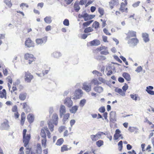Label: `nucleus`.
<instances>
[{
	"instance_id": "obj_1",
	"label": "nucleus",
	"mask_w": 154,
	"mask_h": 154,
	"mask_svg": "<svg viewBox=\"0 0 154 154\" xmlns=\"http://www.w3.org/2000/svg\"><path fill=\"white\" fill-rule=\"evenodd\" d=\"M10 127L9 122L7 119H5L4 122L2 123L0 126V129L1 130H8Z\"/></svg>"
},
{
	"instance_id": "obj_2",
	"label": "nucleus",
	"mask_w": 154,
	"mask_h": 154,
	"mask_svg": "<svg viewBox=\"0 0 154 154\" xmlns=\"http://www.w3.org/2000/svg\"><path fill=\"white\" fill-rule=\"evenodd\" d=\"M83 94V92L81 89H78L75 91L73 97L72 98L74 99H77L81 97Z\"/></svg>"
},
{
	"instance_id": "obj_3",
	"label": "nucleus",
	"mask_w": 154,
	"mask_h": 154,
	"mask_svg": "<svg viewBox=\"0 0 154 154\" xmlns=\"http://www.w3.org/2000/svg\"><path fill=\"white\" fill-rule=\"evenodd\" d=\"M82 88L86 92H89L91 89V83H88L87 82H84L83 84Z\"/></svg>"
},
{
	"instance_id": "obj_4",
	"label": "nucleus",
	"mask_w": 154,
	"mask_h": 154,
	"mask_svg": "<svg viewBox=\"0 0 154 154\" xmlns=\"http://www.w3.org/2000/svg\"><path fill=\"white\" fill-rule=\"evenodd\" d=\"M24 57L26 60H28L29 64H31L35 60V58L34 57L33 55L32 54L29 53L25 54Z\"/></svg>"
},
{
	"instance_id": "obj_5",
	"label": "nucleus",
	"mask_w": 154,
	"mask_h": 154,
	"mask_svg": "<svg viewBox=\"0 0 154 154\" xmlns=\"http://www.w3.org/2000/svg\"><path fill=\"white\" fill-rule=\"evenodd\" d=\"M33 78V76L28 71L25 72V80L27 82H30Z\"/></svg>"
},
{
	"instance_id": "obj_6",
	"label": "nucleus",
	"mask_w": 154,
	"mask_h": 154,
	"mask_svg": "<svg viewBox=\"0 0 154 154\" xmlns=\"http://www.w3.org/2000/svg\"><path fill=\"white\" fill-rule=\"evenodd\" d=\"M109 115V120L110 122H111L112 123H114L116 121V115L115 111H111L110 112Z\"/></svg>"
},
{
	"instance_id": "obj_7",
	"label": "nucleus",
	"mask_w": 154,
	"mask_h": 154,
	"mask_svg": "<svg viewBox=\"0 0 154 154\" xmlns=\"http://www.w3.org/2000/svg\"><path fill=\"white\" fill-rule=\"evenodd\" d=\"M138 40L137 38H132L130 39L128 42V44L131 47H134L138 43Z\"/></svg>"
},
{
	"instance_id": "obj_8",
	"label": "nucleus",
	"mask_w": 154,
	"mask_h": 154,
	"mask_svg": "<svg viewBox=\"0 0 154 154\" xmlns=\"http://www.w3.org/2000/svg\"><path fill=\"white\" fill-rule=\"evenodd\" d=\"M30 134H27L26 136V135L24 137H23V142L24 143V146L26 147L28 146L29 141L30 138Z\"/></svg>"
},
{
	"instance_id": "obj_9",
	"label": "nucleus",
	"mask_w": 154,
	"mask_h": 154,
	"mask_svg": "<svg viewBox=\"0 0 154 154\" xmlns=\"http://www.w3.org/2000/svg\"><path fill=\"white\" fill-rule=\"evenodd\" d=\"M64 103L68 107H70L73 105V102L71 100V98L69 97H67L65 99Z\"/></svg>"
},
{
	"instance_id": "obj_10",
	"label": "nucleus",
	"mask_w": 154,
	"mask_h": 154,
	"mask_svg": "<svg viewBox=\"0 0 154 154\" xmlns=\"http://www.w3.org/2000/svg\"><path fill=\"white\" fill-rule=\"evenodd\" d=\"M101 137V135L98 132L95 135H90V138L91 140L93 141H96Z\"/></svg>"
},
{
	"instance_id": "obj_11",
	"label": "nucleus",
	"mask_w": 154,
	"mask_h": 154,
	"mask_svg": "<svg viewBox=\"0 0 154 154\" xmlns=\"http://www.w3.org/2000/svg\"><path fill=\"white\" fill-rule=\"evenodd\" d=\"M25 46L27 47H33L34 46V43L30 38H28L25 41Z\"/></svg>"
},
{
	"instance_id": "obj_12",
	"label": "nucleus",
	"mask_w": 154,
	"mask_h": 154,
	"mask_svg": "<svg viewBox=\"0 0 154 154\" xmlns=\"http://www.w3.org/2000/svg\"><path fill=\"white\" fill-rule=\"evenodd\" d=\"M59 112L60 117L61 118L64 114L66 112V109L64 106L63 105H61L60 106Z\"/></svg>"
},
{
	"instance_id": "obj_13",
	"label": "nucleus",
	"mask_w": 154,
	"mask_h": 154,
	"mask_svg": "<svg viewBox=\"0 0 154 154\" xmlns=\"http://www.w3.org/2000/svg\"><path fill=\"white\" fill-rule=\"evenodd\" d=\"M121 131L119 129H117L116 130L115 133L114 135V139L115 140H118L119 138L121 137L122 135L120 134Z\"/></svg>"
},
{
	"instance_id": "obj_14",
	"label": "nucleus",
	"mask_w": 154,
	"mask_h": 154,
	"mask_svg": "<svg viewBox=\"0 0 154 154\" xmlns=\"http://www.w3.org/2000/svg\"><path fill=\"white\" fill-rule=\"evenodd\" d=\"M47 39H45L44 38H38L35 40L36 42L38 45H42L43 44H45L46 42Z\"/></svg>"
},
{
	"instance_id": "obj_15",
	"label": "nucleus",
	"mask_w": 154,
	"mask_h": 154,
	"mask_svg": "<svg viewBox=\"0 0 154 154\" xmlns=\"http://www.w3.org/2000/svg\"><path fill=\"white\" fill-rule=\"evenodd\" d=\"M94 90L96 92L100 93L103 91V89L102 87L96 86L94 87Z\"/></svg>"
},
{
	"instance_id": "obj_16",
	"label": "nucleus",
	"mask_w": 154,
	"mask_h": 154,
	"mask_svg": "<svg viewBox=\"0 0 154 154\" xmlns=\"http://www.w3.org/2000/svg\"><path fill=\"white\" fill-rule=\"evenodd\" d=\"M136 32L133 31H129L128 32V35L127 38H130L132 37H136Z\"/></svg>"
},
{
	"instance_id": "obj_17",
	"label": "nucleus",
	"mask_w": 154,
	"mask_h": 154,
	"mask_svg": "<svg viewBox=\"0 0 154 154\" xmlns=\"http://www.w3.org/2000/svg\"><path fill=\"white\" fill-rule=\"evenodd\" d=\"M85 20L87 21L92 19L95 17L94 15H89L86 13H85Z\"/></svg>"
},
{
	"instance_id": "obj_18",
	"label": "nucleus",
	"mask_w": 154,
	"mask_h": 154,
	"mask_svg": "<svg viewBox=\"0 0 154 154\" xmlns=\"http://www.w3.org/2000/svg\"><path fill=\"white\" fill-rule=\"evenodd\" d=\"M142 36L144 42H146L149 41V35L148 34L146 33H143L142 34Z\"/></svg>"
},
{
	"instance_id": "obj_19",
	"label": "nucleus",
	"mask_w": 154,
	"mask_h": 154,
	"mask_svg": "<svg viewBox=\"0 0 154 154\" xmlns=\"http://www.w3.org/2000/svg\"><path fill=\"white\" fill-rule=\"evenodd\" d=\"M52 119L54 122V123L55 125H57L58 123V115L56 113H54L53 114L52 117Z\"/></svg>"
},
{
	"instance_id": "obj_20",
	"label": "nucleus",
	"mask_w": 154,
	"mask_h": 154,
	"mask_svg": "<svg viewBox=\"0 0 154 154\" xmlns=\"http://www.w3.org/2000/svg\"><path fill=\"white\" fill-rule=\"evenodd\" d=\"M110 7L111 9L113 8V6L115 5H117L118 2L115 0H112L109 2Z\"/></svg>"
},
{
	"instance_id": "obj_21",
	"label": "nucleus",
	"mask_w": 154,
	"mask_h": 154,
	"mask_svg": "<svg viewBox=\"0 0 154 154\" xmlns=\"http://www.w3.org/2000/svg\"><path fill=\"white\" fill-rule=\"evenodd\" d=\"M27 119L28 122L29 123H31L33 122L34 120V116L32 114H29L27 116Z\"/></svg>"
},
{
	"instance_id": "obj_22",
	"label": "nucleus",
	"mask_w": 154,
	"mask_h": 154,
	"mask_svg": "<svg viewBox=\"0 0 154 154\" xmlns=\"http://www.w3.org/2000/svg\"><path fill=\"white\" fill-rule=\"evenodd\" d=\"M115 91L122 96H124L125 95V92L123 91L121 89L116 88L115 89Z\"/></svg>"
},
{
	"instance_id": "obj_23",
	"label": "nucleus",
	"mask_w": 154,
	"mask_h": 154,
	"mask_svg": "<svg viewBox=\"0 0 154 154\" xmlns=\"http://www.w3.org/2000/svg\"><path fill=\"white\" fill-rule=\"evenodd\" d=\"M122 76L127 81H129L131 80V77L130 75L128 73L124 72L122 74Z\"/></svg>"
},
{
	"instance_id": "obj_24",
	"label": "nucleus",
	"mask_w": 154,
	"mask_h": 154,
	"mask_svg": "<svg viewBox=\"0 0 154 154\" xmlns=\"http://www.w3.org/2000/svg\"><path fill=\"white\" fill-rule=\"evenodd\" d=\"M78 1H76L74 5V7L75 11L77 12L80 9V8L78 5Z\"/></svg>"
},
{
	"instance_id": "obj_25",
	"label": "nucleus",
	"mask_w": 154,
	"mask_h": 154,
	"mask_svg": "<svg viewBox=\"0 0 154 154\" xmlns=\"http://www.w3.org/2000/svg\"><path fill=\"white\" fill-rule=\"evenodd\" d=\"M0 97L1 98L5 97V99L6 98V92L5 89H3L2 91H0Z\"/></svg>"
},
{
	"instance_id": "obj_26",
	"label": "nucleus",
	"mask_w": 154,
	"mask_h": 154,
	"mask_svg": "<svg viewBox=\"0 0 154 154\" xmlns=\"http://www.w3.org/2000/svg\"><path fill=\"white\" fill-rule=\"evenodd\" d=\"M100 44V41L97 40H94L91 42V45L92 46H97Z\"/></svg>"
},
{
	"instance_id": "obj_27",
	"label": "nucleus",
	"mask_w": 154,
	"mask_h": 154,
	"mask_svg": "<svg viewBox=\"0 0 154 154\" xmlns=\"http://www.w3.org/2000/svg\"><path fill=\"white\" fill-rule=\"evenodd\" d=\"M78 108V106H74L71 108L70 109V112L72 113H75L76 112Z\"/></svg>"
},
{
	"instance_id": "obj_28",
	"label": "nucleus",
	"mask_w": 154,
	"mask_h": 154,
	"mask_svg": "<svg viewBox=\"0 0 154 154\" xmlns=\"http://www.w3.org/2000/svg\"><path fill=\"white\" fill-rule=\"evenodd\" d=\"M45 22L48 24H50L52 22L51 17L50 16H47L44 18Z\"/></svg>"
},
{
	"instance_id": "obj_29",
	"label": "nucleus",
	"mask_w": 154,
	"mask_h": 154,
	"mask_svg": "<svg viewBox=\"0 0 154 154\" xmlns=\"http://www.w3.org/2000/svg\"><path fill=\"white\" fill-rule=\"evenodd\" d=\"M95 59L98 60H103L106 58L105 57L102 55H99L95 57Z\"/></svg>"
},
{
	"instance_id": "obj_30",
	"label": "nucleus",
	"mask_w": 154,
	"mask_h": 154,
	"mask_svg": "<svg viewBox=\"0 0 154 154\" xmlns=\"http://www.w3.org/2000/svg\"><path fill=\"white\" fill-rule=\"evenodd\" d=\"M26 93L25 94H20L19 96V98L22 100H24L26 97Z\"/></svg>"
},
{
	"instance_id": "obj_31",
	"label": "nucleus",
	"mask_w": 154,
	"mask_h": 154,
	"mask_svg": "<svg viewBox=\"0 0 154 154\" xmlns=\"http://www.w3.org/2000/svg\"><path fill=\"white\" fill-rule=\"evenodd\" d=\"M70 114L69 113H67L64 116L63 121V123H65V122L69 117Z\"/></svg>"
},
{
	"instance_id": "obj_32",
	"label": "nucleus",
	"mask_w": 154,
	"mask_h": 154,
	"mask_svg": "<svg viewBox=\"0 0 154 154\" xmlns=\"http://www.w3.org/2000/svg\"><path fill=\"white\" fill-rule=\"evenodd\" d=\"M52 56L55 58H58L61 56V54L59 52H55L52 54Z\"/></svg>"
},
{
	"instance_id": "obj_33",
	"label": "nucleus",
	"mask_w": 154,
	"mask_h": 154,
	"mask_svg": "<svg viewBox=\"0 0 154 154\" xmlns=\"http://www.w3.org/2000/svg\"><path fill=\"white\" fill-rule=\"evenodd\" d=\"M48 128L52 132L54 131V126L51 122H49L48 123Z\"/></svg>"
},
{
	"instance_id": "obj_34",
	"label": "nucleus",
	"mask_w": 154,
	"mask_h": 154,
	"mask_svg": "<svg viewBox=\"0 0 154 154\" xmlns=\"http://www.w3.org/2000/svg\"><path fill=\"white\" fill-rule=\"evenodd\" d=\"M71 147H70L69 149H68L67 147V146L66 145H64L61 148V151L62 152H63L64 151H67L69 149H71Z\"/></svg>"
},
{
	"instance_id": "obj_35",
	"label": "nucleus",
	"mask_w": 154,
	"mask_h": 154,
	"mask_svg": "<svg viewBox=\"0 0 154 154\" xmlns=\"http://www.w3.org/2000/svg\"><path fill=\"white\" fill-rule=\"evenodd\" d=\"M99 23L97 21L94 22L92 25V27L95 29H97L99 27Z\"/></svg>"
},
{
	"instance_id": "obj_36",
	"label": "nucleus",
	"mask_w": 154,
	"mask_h": 154,
	"mask_svg": "<svg viewBox=\"0 0 154 154\" xmlns=\"http://www.w3.org/2000/svg\"><path fill=\"white\" fill-rule=\"evenodd\" d=\"M63 141L64 140L63 138H60L57 140L56 144L57 145L60 146L63 144Z\"/></svg>"
},
{
	"instance_id": "obj_37",
	"label": "nucleus",
	"mask_w": 154,
	"mask_h": 154,
	"mask_svg": "<svg viewBox=\"0 0 154 154\" xmlns=\"http://www.w3.org/2000/svg\"><path fill=\"white\" fill-rule=\"evenodd\" d=\"M96 144L98 147H100L103 144V141L102 140H99L96 142Z\"/></svg>"
},
{
	"instance_id": "obj_38",
	"label": "nucleus",
	"mask_w": 154,
	"mask_h": 154,
	"mask_svg": "<svg viewBox=\"0 0 154 154\" xmlns=\"http://www.w3.org/2000/svg\"><path fill=\"white\" fill-rule=\"evenodd\" d=\"M41 135L42 138H46L45 132L44 129L41 130Z\"/></svg>"
},
{
	"instance_id": "obj_39",
	"label": "nucleus",
	"mask_w": 154,
	"mask_h": 154,
	"mask_svg": "<svg viewBox=\"0 0 154 154\" xmlns=\"http://www.w3.org/2000/svg\"><path fill=\"white\" fill-rule=\"evenodd\" d=\"M93 20H91L84 22L83 23V25L84 27L87 26H89L90 24L93 22Z\"/></svg>"
},
{
	"instance_id": "obj_40",
	"label": "nucleus",
	"mask_w": 154,
	"mask_h": 154,
	"mask_svg": "<svg viewBox=\"0 0 154 154\" xmlns=\"http://www.w3.org/2000/svg\"><path fill=\"white\" fill-rule=\"evenodd\" d=\"M91 83H94L95 85H98L101 84L100 82H99L97 79H93L91 82Z\"/></svg>"
},
{
	"instance_id": "obj_41",
	"label": "nucleus",
	"mask_w": 154,
	"mask_h": 154,
	"mask_svg": "<svg viewBox=\"0 0 154 154\" xmlns=\"http://www.w3.org/2000/svg\"><path fill=\"white\" fill-rule=\"evenodd\" d=\"M138 95L136 94H131L130 95L131 97L133 100L136 101L137 100Z\"/></svg>"
},
{
	"instance_id": "obj_42",
	"label": "nucleus",
	"mask_w": 154,
	"mask_h": 154,
	"mask_svg": "<svg viewBox=\"0 0 154 154\" xmlns=\"http://www.w3.org/2000/svg\"><path fill=\"white\" fill-rule=\"evenodd\" d=\"M86 103V100L85 99H83L80 100L79 105L81 107H83L85 104Z\"/></svg>"
},
{
	"instance_id": "obj_43",
	"label": "nucleus",
	"mask_w": 154,
	"mask_h": 154,
	"mask_svg": "<svg viewBox=\"0 0 154 154\" xmlns=\"http://www.w3.org/2000/svg\"><path fill=\"white\" fill-rule=\"evenodd\" d=\"M93 29H92L91 27H89L85 28L84 31V32L85 33H88L89 32H91L93 31Z\"/></svg>"
},
{
	"instance_id": "obj_44",
	"label": "nucleus",
	"mask_w": 154,
	"mask_h": 154,
	"mask_svg": "<svg viewBox=\"0 0 154 154\" xmlns=\"http://www.w3.org/2000/svg\"><path fill=\"white\" fill-rule=\"evenodd\" d=\"M123 143L122 141H120L118 143V145L119 146V150L121 151L123 147Z\"/></svg>"
},
{
	"instance_id": "obj_45",
	"label": "nucleus",
	"mask_w": 154,
	"mask_h": 154,
	"mask_svg": "<svg viewBox=\"0 0 154 154\" xmlns=\"http://www.w3.org/2000/svg\"><path fill=\"white\" fill-rule=\"evenodd\" d=\"M46 138H43L42 140V146H44L45 148V147L46 144Z\"/></svg>"
},
{
	"instance_id": "obj_46",
	"label": "nucleus",
	"mask_w": 154,
	"mask_h": 154,
	"mask_svg": "<svg viewBox=\"0 0 154 154\" xmlns=\"http://www.w3.org/2000/svg\"><path fill=\"white\" fill-rule=\"evenodd\" d=\"M37 152L38 153V152H42V150L41 149V145L40 144L38 143L37 145Z\"/></svg>"
},
{
	"instance_id": "obj_47",
	"label": "nucleus",
	"mask_w": 154,
	"mask_h": 154,
	"mask_svg": "<svg viewBox=\"0 0 154 154\" xmlns=\"http://www.w3.org/2000/svg\"><path fill=\"white\" fill-rule=\"evenodd\" d=\"M137 129V128L136 127H129L128 130L131 132H134L135 130Z\"/></svg>"
},
{
	"instance_id": "obj_48",
	"label": "nucleus",
	"mask_w": 154,
	"mask_h": 154,
	"mask_svg": "<svg viewBox=\"0 0 154 154\" xmlns=\"http://www.w3.org/2000/svg\"><path fill=\"white\" fill-rule=\"evenodd\" d=\"M5 2L9 7H11V6L12 4L11 2V0H5Z\"/></svg>"
},
{
	"instance_id": "obj_49",
	"label": "nucleus",
	"mask_w": 154,
	"mask_h": 154,
	"mask_svg": "<svg viewBox=\"0 0 154 154\" xmlns=\"http://www.w3.org/2000/svg\"><path fill=\"white\" fill-rule=\"evenodd\" d=\"M92 73L93 74L97 75L98 76H101L102 75V74L98 71L94 70L92 72Z\"/></svg>"
},
{
	"instance_id": "obj_50",
	"label": "nucleus",
	"mask_w": 154,
	"mask_h": 154,
	"mask_svg": "<svg viewBox=\"0 0 154 154\" xmlns=\"http://www.w3.org/2000/svg\"><path fill=\"white\" fill-rule=\"evenodd\" d=\"M107 49V47L105 46H101L98 47L97 48V51H101L103 50H106Z\"/></svg>"
},
{
	"instance_id": "obj_51",
	"label": "nucleus",
	"mask_w": 154,
	"mask_h": 154,
	"mask_svg": "<svg viewBox=\"0 0 154 154\" xmlns=\"http://www.w3.org/2000/svg\"><path fill=\"white\" fill-rule=\"evenodd\" d=\"M98 12L100 13V14L103 15L104 14V10L103 8H99L98 9Z\"/></svg>"
},
{
	"instance_id": "obj_52",
	"label": "nucleus",
	"mask_w": 154,
	"mask_h": 154,
	"mask_svg": "<svg viewBox=\"0 0 154 154\" xmlns=\"http://www.w3.org/2000/svg\"><path fill=\"white\" fill-rule=\"evenodd\" d=\"M105 51H101L100 54L102 55H107L109 54V52L107 50H105Z\"/></svg>"
},
{
	"instance_id": "obj_53",
	"label": "nucleus",
	"mask_w": 154,
	"mask_h": 154,
	"mask_svg": "<svg viewBox=\"0 0 154 154\" xmlns=\"http://www.w3.org/2000/svg\"><path fill=\"white\" fill-rule=\"evenodd\" d=\"M128 85L125 83V85L123 86L122 87V89L125 92L128 89Z\"/></svg>"
},
{
	"instance_id": "obj_54",
	"label": "nucleus",
	"mask_w": 154,
	"mask_h": 154,
	"mask_svg": "<svg viewBox=\"0 0 154 154\" xmlns=\"http://www.w3.org/2000/svg\"><path fill=\"white\" fill-rule=\"evenodd\" d=\"M142 69H143L141 66H140L137 68V69L135 70V71L137 72H140L142 71Z\"/></svg>"
},
{
	"instance_id": "obj_55",
	"label": "nucleus",
	"mask_w": 154,
	"mask_h": 154,
	"mask_svg": "<svg viewBox=\"0 0 154 154\" xmlns=\"http://www.w3.org/2000/svg\"><path fill=\"white\" fill-rule=\"evenodd\" d=\"M63 24L66 26H68L69 25V20L67 19H65L63 22Z\"/></svg>"
},
{
	"instance_id": "obj_56",
	"label": "nucleus",
	"mask_w": 154,
	"mask_h": 154,
	"mask_svg": "<svg viewBox=\"0 0 154 154\" xmlns=\"http://www.w3.org/2000/svg\"><path fill=\"white\" fill-rule=\"evenodd\" d=\"M99 110L100 112L102 113H103L105 111V108L104 106L101 107L99 108Z\"/></svg>"
},
{
	"instance_id": "obj_57",
	"label": "nucleus",
	"mask_w": 154,
	"mask_h": 154,
	"mask_svg": "<svg viewBox=\"0 0 154 154\" xmlns=\"http://www.w3.org/2000/svg\"><path fill=\"white\" fill-rule=\"evenodd\" d=\"M103 32L107 35H111V34L108 32V30L106 28H104L103 29Z\"/></svg>"
},
{
	"instance_id": "obj_58",
	"label": "nucleus",
	"mask_w": 154,
	"mask_h": 154,
	"mask_svg": "<svg viewBox=\"0 0 154 154\" xmlns=\"http://www.w3.org/2000/svg\"><path fill=\"white\" fill-rule=\"evenodd\" d=\"M65 127L64 126H61L59 128V131L60 133H61L65 129Z\"/></svg>"
},
{
	"instance_id": "obj_59",
	"label": "nucleus",
	"mask_w": 154,
	"mask_h": 154,
	"mask_svg": "<svg viewBox=\"0 0 154 154\" xmlns=\"http://www.w3.org/2000/svg\"><path fill=\"white\" fill-rule=\"evenodd\" d=\"M7 81L9 82L11 84H12V79L10 76H8L7 78L6 79Z\"/></svg>"
},
{
	"instance_id": "obj_60",
	"label": "nucleus",
	"mask_w": 154,
	"mask_h": 154,
	"mask_svg": "<svg viewBox=\"0 0 154 154\" xmlns=\"http://www.w3.org/2000/svg\"><path fill=\"white\" fill-rule=\"evenodd\" d=\"M140 3V1H138L137 2L133 4L132 5V6L134 7V8L137 7L139 5Z\"/></svg>"
},
{
	"instance_id": "obj_61",
	"label": "nucleus",
	"mask_w": 154,
	"mask_h": 154,
	"mask_svg": "<svg viewBox=\"0 0 154 154\" xmlns=\"http://www.w3.org/2000/svg\"><path fill=\"white\" fill-rule=\"evenodd\" d=\"M98 80L104 83H105L106 82V80L101 77H99L98 78Z\"/></svg>"
},
{
	"instance_id": "obj_62",
	"label": "nucleus",
	"mask_w": 154,
	"mask_h": 154,
	"mask_svg": "<svg viewBox=\"0 0 154 154\" xmlns=\"http://www.w3.org/2000/svg\"><path fill=\"white\" fill-rule=\"evenodd\" d=\"M147 92L152 95H154V91L152 90H148V91H146Z\"/></svg>"
},
{
	"instance_id": "obj_63",
	"label": "nucleus",
	"mask_w": 154,
	"mask_h": 154,
	"mask_svg": "<svg viewBox=\"0 0 154 154\" xmlns=\"http://www.w3.org/2000/svg\"><path fill=\"white\" fill-rule=\"evenodd\" d=\"M118 80L121 83H122L124 82V79L121 77H119L118 79Z\"/></svg>"
},
{
	"instance_id": "obj_64",
	"label": "nucleus",
	"mask_w": 154,
	"mask_h": 154,
	"mask_svg": "<svg viewBox=\"0 0 154 154\" xmlns=\"http://www.w3.org/2000/svg\"><path fill=\"white\" fill-rule=\"evenodd\" d=\"M75 123V121L74 119L71 120L70 121V125L72 127Z\"/></svg>"
}]
</instances>
